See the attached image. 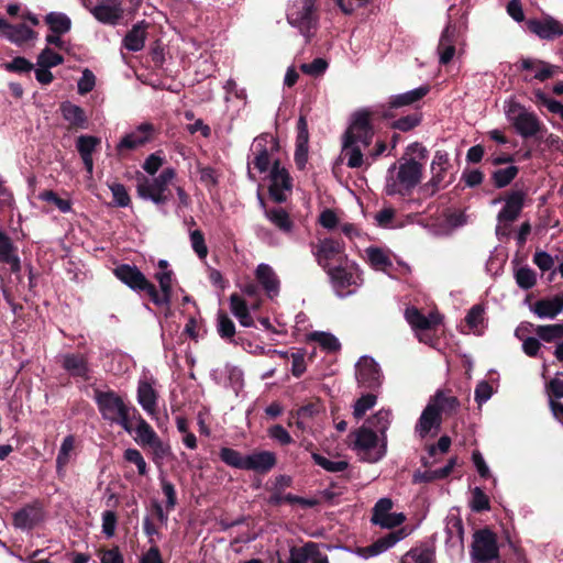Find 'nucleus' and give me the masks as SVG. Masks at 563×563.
<instances>
[{
  "instance_id": "f257e3e1",
  "label": "nucleus",
  "mask_w": 563,
  "mask_h": 563,
  "mask_svg": "<svg viewBox=\"0 0 563 563\" xmlns=\"http://www.w3.org/2000/svg\"><path fill=\"white\" fill-rule=\"evenodd\" d=\"M113 274L134 292L145 294L156 307L170 309L175 276L173 271L155 273L154 277L159 285V289L135 265L120 264L115 266Z\"/></svg>"
},
{
  "instance_id": "f03ea898",
  "label": "nucleus",
  "mask_w": 563,
  "mask_h": 563,
  "mask_svg": "<svg viewBox=\"0 0 563 563\" xmlns=\"http://www.w3.org/2000/svg\"><path fill=\"white\" fill-rule=\"evenodd\" d=\"M429 85H422L412 90L393 95L388 100L379 104L376 109V113L384 120L395 119L401 113L406 112L407 108H415L416 111L419 109L421 100L430 92Z\"/></svg>"
},
{
  "instance_id": "7ed1b4c3",
  "label": "nucleus",
  "mask_w": 563,
  "mask_h": 563,
  "mask_svg": "<svg viewBox=\"0 0 563 563\" xmlns=\"http://www.w3.org/2000/svg\"><path fill=\"white\" fill-rule=\"evenodd\" d=\"M93 399L98 406L101 417L111 423L120 427L126 426L128 402L114 390L102 391L96 388Z\"/></svg>"
},
{
  "instance_id": "20e7f679",
  "label": "nucleus",
  "mask_w": 563,
  "mask_h": 563,
  "mask_svg": "<svg viewBox=\"0 0 563 563\" xmlns=\"http://www.w3.org/2000/svg\"><path fill=\"white\" fill-rule=\"evenodd\" d=\"M376 110L371 111L362 109L352 114L351 123L342 135V139L351 140L354 143L362 144L364 148L368 147L374 139L375 130L373 125Z\"/></svg>"
},
{
  "instance_id": "39448f33",
  "label": "nucleus",
  "mask_w": 563,
  "mask_h": 563,
  "mask_svg": "<svg viewBox=\"0 0 563 563\" xmlns=\"http://www.w3.org/2000/svg\"><path fill=\"white\" fill-rule=\"evenodd\" d=\"M471 556L473 561L478 563H489L493 560L499 559L497 536L488 527L474 532Z\"/></svg>"
},
{
  "instance_id": "423d86ee",
  "label": "nucleus",
  "mask_w": 563,
  "mask_h": 563,
  "mask_svg": "<svg viewBox=\"0 0 563 563\" xmlns=\"http://www.w3.org/2000/svg\"><path fill=\"white\" fill-rule=\"evenodd\" d=\"M310 247L316 262L324 272L332 268V266H330L331 261L343 264V261L346 260V255L344 254L345 244L339 239L324 238L319 240L318 243L311 242Z\"/></svg>"
},
{
  "instance_id": "0eeeda50",
  "label": "nucleus",
  "mask_w": 563,
  "mask_h": 563,
  "mask_svg": "<svg viewBox=\"0 0 563 563\" xmlns=\"http://www.w3.org/2000/svg\"><path fill=\"white\" fill-rule=\"evenodd\" d=\"M423 166L415 158H409L400 163L397 173V180L399 186L394 184L387 189L388 195H407L421 181Z\"/></svg>"
},
{
  "instance_id": "6e6552de",
  "label": "nucleus",
  "mask_w": 563,
  "mask_h": 563,
  "mask_svg": "<svg viewBox=\"0 0 563 563\" xmlns=\"http://www.w3.org/2000/svg\"><path fill=\"white\" fill-rule=\"evenodd\" d=\"M268 179L271 181L268 186L269 199L275 203H284L288 197L287 192L290 194L292 190V178L287 168L282 166L279 158L274 159Z\"/></svg>"
},
{
  "instance_id": "1a4fd4ad",
  "label": "nucleus",
  "mask_w": 563,
  "mask_h": 563,
  "mask_svg": "<svg viewBox=\"0 0 563 563\" xmlns=\"http://www.w3.org/2000/svg\"><path fill=\"white\" fill-rule=\"evenodd\" d=\"M254 158L252 164L261 174L266 173L269 166H273L274 159L272 155L280 148L279 141L267 133H263L255 137L253 143Z\"/></svg>"
},
{
  "instance_id": "9d476101",
  "label": "nucleus",
  "mask_w": 563,
  "mask_h": 563,
  "mask_svg": "<svg viewBox=\"0 0 563 563\" xmlns=\"http://www.w3.org/2000/svg\"><path fill=\"white\" fill-rule=\"evenodd\" d=\"M462 40L461 27L450 21L442 31L437 48L441 65H448L453 59L456 52L455 46L460 44Z\"/></svg>"
},
{
  "instance_id": "9b49d317",
  "label": "nucleus",
  "mask_w": 563,
  "mask_h": 563,
  "mask_svg": "<svg viewBox=\"0 0 563 563\" xmlns=\"http://www.w3.org/2000/svg\"><path fill=\"white\" fill-rule=\"evenodd\" d=\"M356 379L358 386L372 391L382 385V372L379 365L369 356H362L356 364Z\"/></svg>"
},
{
  "instance_id": "f8f14e48",
  "label": "nucleus",
  "mask_w": 563,
  "mask_h": 563,
  "mask_svg": "<svg viewBox=\"0 0 563 563\" xmlns=\"http://www.w3.org/2000/svg\"><path fill=\"white\" fill-rule=\"evenodd\" d=\"M527 27L541 40L553 41L554 38L563 35V25L550 15H547L541 20H528Z\"/></svg>"
},
{
  "instance_id": "ddd939ff",
  "label": "nucleus",
  "mask_w": 563,
  "mask_h": 563,
  "mask_svg": "<svg viewBox=\"0 0 563 563\" xmlns=\"http://www.w3.org/2000/svg\"><path fill=\"white\" fill-rule=\"evenodd\" d=\"M154 132V125L145 122L140 124L136 130L125 134L119 144L117 145L118 154H122L123 151L136 150L140 146L146 144Z\"/></svg>"
},
{
  "instance_id": "4468645a",
  "label": "nucleus",
  "mask_w": 563,
  "mask_h": 563,
  "mask_svg": "<svg viewBox=\"0 0 563 563\" xmlns=\"http://www.w3.org/2000/svg\"><path fill=\"white\" fill-rule=\"evenodd\" d=\"M257 198L266 219L280 232L285 234L291 233L295 224L289 213L282 207L269 208L260 192L257 194Z\"/></svg>"
},
{
  "instance_id": "2eb2a0df",
  "label": "nucleus",
  "mask_w": 563,
  "mask_h": 563,
  "mask_svg": "<svg viewBox=\"0 0 563 563\" xmlns=\"http://www.w3.org/2000/svg\"><path fill=\"white\" fill-rule=\"evenodd\" d=\"M136 399L143 410L155 419L157 426H159V418L157 417L158 393L147 379L139 382Z\"/></svg>"
},
{
  "instance_id": "dca6fc26",
  "label": "nucleus",
  "mask_w": 563,
  "mask_h": 563,
  "mask_svg": "<svg viewBox=\"0 0 563 563\" xmlns=\"http://www.w3.org/2000/svg\"><path fill=\"white\" fill-rule=\"evenodd\" d=\"M91 13L99 22L115 25L123 18L124 10L121 0H102L91 9Z\"/></svg>"
},
{
  "instance_id": "f3484780",
  "label": "nucleus",
  "mask_w": 563,
  "mask_h": 563,
  "mask_svg": "<svg viewBox=\"0 0 563 563\" xmlns=\"http://www.w3.org/2000/svg\"><path fill=\"white\" fill-rule=\"evenodd\" d=\"M277 464L276 453L272 451H254L245 455V470L265 475Z\"/></svg>"
},
{
  "instance_id": "a211bd4d",
  "label": "nucleus",
  "mask_w": 563,
  "mask_h": 563,
  "mask_svg": "<svg viewBox=\"0 0 563 563\" xmlns=\"http://www.w3.org/2000/svg\"><path fill=\"white\" fill-rule=\"evenodd\" d=\"M43 517V510L37 504H27L13 514V526L21 530H32Z\"/></svg>"
},
{
  "instance_id": "6ab92c4d",
  "label": "nucleus",
  "mask_w": 563,
  "mask_h": 563,
  "mask_svg": "<svg viewBox=\"0 0 563 563\" xmlns=\"http://www.w3.org/2000/svg\"><path fill=\"white\" fill-rule=\"evenodd\" d=\"M526 194L522 190H512L505 199V206L497 214L499 222H514L525 206Z\"/></svg>"
},
{
  "instance_id": "aec40b11",
  "label": "nucleus",
  "mask_w": 563,
  "mask_h": 563,
  "mask_svg": "<svg viewBox=\"0 0 563 563\" xmlns=\"http://www.w3.org/2000/svg\"><path fill=\"white\" fill-rule=\"evenodd\" d=\"M0 33H2L10 42L21 46L29 41L34 40L37 33L27 25L11 24L7 20H0Z\"/></svg>"
},
{
  "instance_id": "412c9836",
  "label": "nucleus",
  "mask_w": 563,
  "mask_h": 563,
  "mask_svg": "<svg viewBox=\"0 0 563 563\" xmlns=\"http://www.w3.org/2000/svg\"><path fill=\"white\" fill-rule=\"evenodd\" d=\"M62 367L71 376L85 380L89 378L88 357L81 353H67L63 355Z\"/></svg>"
},
{
  "instance_id": "4be33fe9",
  "label": "nucleus",
  "mask_w": 563,
  "mask_h": 563,
  "mask_svg": "<svg viewBox=\"0 0 563 563\" xmlns=\"http://www.w3.org/2000/svg\"><path fill=\"white\" fill-rule=\"evenodd\" d=\"M60 112L64 118L69 123L68 130H84L88 126V117L85 110L71 103L70 101H65L60 103Z\"/></svg>"
},
{
  "instance_id": "5701e85b",
  "label": "nucleus",
  "mask_w": 563,
  "mask_h": 563,
  "mask_svg": "<svg viewBox=\"0 0 563 563\" xmlns=\"http://www.w3.org/2000/svg\"><path fill=\"white\" fill-rule=\"evenodd\" d=\"M512 125L515 126L518 134L523 139H529L541 130V123L537 115L532 112L522 110L519 114L512 118Z\"/></svg>"
},
{
  "instance_id": "b1692460",
  "label": "nucleus",
  "mask_w": 563,
  "mask_h": 563,
  "mask_svg": "<svg viewBox=\"0 0 563 563\" xmlns=\"http://www.w3.org/2000/svg\"><path fill=\"white\" fill-rule=\"evenodd\" d=\"M405 317L413 330H431L442 321L438 313H431L427 317L416 307L407 308Z\"/></svg>"
},
{
  "instance_id": "393cba45",
  "label": "nucleus",
  "mask_w": 563,
  "mask_h": 563,
  "mask_svg": "<svg viewBox=\"0 0 563 563\" xmlns=\"http://www.w3.org/2000/svg\"><path fill=\"white\" fill-rule=\"evenodd\" d=\"M441 423L442 417L439 412V408L430 402L423 409L416 426V431L420 434L421 438H424L432 428L439 429Z\"/></svg>"
},
{
  "instance_id": "a878e982",
  "label": "nucleus",
  "mask_w": 563,
  "mask_h": 563,
  "mask_svg": "<svg viewBox=\"0 0 563 563\" xmlns=\"http://www.w3.org/2000/svg\"><path fill=\"white\" fill-rule=\"evenodd\" d=\"M515 67L518 71L533 73L534 79L539 81H545L551 78V73L548 71V62L532 58V57H521L516 64Z\"/></svg>"
},
{
  "instance_id": "bb28decb",
  "label": "nucleus",
  "mask_w": 563,
  "mask_h": 563,
  "mask_svg": "<svg viewBox=\"0 0 563 563\" xmlns=\"http://www.w3.org/2000/svg\"><path fill=\"white\" fill-rule=\"evenodd\" d=\"M325 273L329 275L331 284L339 295H342L345 289L355 284L353 273L347 271L343 264H338L325 271Z\"/></svg>"
},
{
  "instance_id": "cd10ccee",
  "label": "nucleus",
  "mask_w": 563,
  "mask_h": 563,
  "mask_svg": "<svg viewBox=\"0 0 563 563\" xmlns=\"http://www.w3.org/2000/svg\"><path fill=\"white\" fill-rule=\"evenodd\" d=\"M362 144L354 143L353 141L342 139L341 155L346 158V165L350 168H361L365 165L366 159L362 152Z\"/></svg>"
},
{
  "instance_id": "c85d7f7f",
  "label": "nucleus",
  "mask_w": 563,
  "mask_h": 563,
  "mask_svg": "<svg viewBox=\"0 0 563 563\" xmlns=\"http://www.w3.org/2000/svg\"><path fill=\"white\" fill-rule=\"evenodd\" d=\"M156 190L152 180L141 174L136 186L137 196L141 199L151 200L156 206H164L168 202V196H163Z\"/></svg>"
},
{
  "instance_id": "c756f323",
  "label": "nucleus",
  "mask_w": 563,
  "mask_h": 563,
  "mask_svg": "<svg viewBox=\"0 0 563 563\" xmlns=\"http://www.w3.org/2000/svg\"><path fill=\"white\" fill-rule=\"evenodd\" d=\"M563 310V299L556 295L550 299H540L533 305L532 311L540 318H555Z\"/></svg>"
},
{
  "instance_id": "7c9ffc66",
  "label": "nucleus",
  "mask_w": 563,
  "mask_h": 563,
  "mask_svg": "<svg viewBox=\"0 0 563 563\" xmlns=\"http://www.w3.org/2000/svg\"><path fill=\"white\" fill-rule=\"evenodd\" d=\"M400 563H435V550L428 544L411 548L402 555Z\"/></svg>"
},
{
  "instance_id": "2f4dec72",
  "label": "nucleus",
  "mask_w": 563,
  "mask_h": 563,
  "mask_svg": "<svg viewBox=\"0 0 563 563\" xmlns=\"http://www.w3.org/2000/svg\"><path fill=\"white\" fill-rule=\"evenodd\" d=\"M147 23L142 21L135 25L126 33L123 38V45L128 51L139 52L144 47Z\"/></svg>"
},
{
  "instance_id": "473e14b6",
  "label": "nucleus",
  "mask_w": 563,
  "mask_h": 563,
  "mask_svg": "<svg viewBox=\"0 0 563 563\" xmlns=\"http://www.w3.org/2000/svg\"><path fill=\"white\" fill-rule=\"evenodd\" d=\"M255 275L258 283L268 295L278 292L279 280L269 265L260 264L256 268Z\"/></svg>"
},
{
  "instance_id": "72a5a7b5",
  "label": "nucleus",
  "mask_w": 563,
  "mask_h": 563,
  "mask_svg": "<svg viewBox=\"0 0 563 563\" xmlns=\"http://www.w3.org/2000/svg\"><path fill=\"white\" fill-rule=\"evenodd\" d=\"M422 118L423 115L420 111H413L408 114L401 113L397 118L391 119L393 121L389 126L400 132H410L421 124Z\"/></svg>"
},
{
  "instance_id": "f704fd0d",
  "label": "nucleus",
  "mask_w": 563,
  "mask_h": 563,
  "mask_svg": "<svg viewBox=\"0 0 563 563\" xmlns=\"http://www.w3.org/2000/svg\"><path fill=\"white\" fill-rule=\"evenodd\" d=\"M143 449L147 451L151 460L158 467L162 466L166 457L172 454L170 445L167 442H164L159 437Z\"/></svg>"
},
{
  "instance_id": "c9c22d12",
  "label": "nucleus",
  "mask_w": 563,
  "mask_h": 563,
  "mask_svg": "<svg viewBox=\"0 0 563 563\" xmlns=\"http://www.w3.org/2000/svg\"><path fill=\"white\" fill-rule=\"evenodd\" d=\"M44 21L55 34H65L71 29V20L63 12H49L45 15Z\"/></svg>"
},
{
  "instance_id": "e433bc0d",
  "label": "nucleus",
  "mask_w": 563,
  "mask_h": 563,
  "mask_svg": "<svg viewBox=\"0 0 563 563\" xmlns=\"http://www.w3.org/2000/svg\"><path fill=\"white\" fill-rule=\"evenodd\" d=\"M378 442L377 432L371 429L369 427L362 426L355 432V448L369 451L376 448Z\"/></svg>"
},
{
  "instance_id": "4c0bfd02",
  "label": "nucleus",
  "mask_w": 563,
  "mask_h": 563,
  "mask_svg": "<svg viewBox=\"0 0 563 563\" xmlns=\"http://www.w3.org/2000/svg\"><path fill=\"white\" fill-rule=\"evenodd\" d=\"M431 404L439 408L440 415L444 412L446 416L456 413L460 407V400L455 396H446L442 390L437 391Z\"/></svg>"
},
{
  "instance_id": "58836bf2",
  "label": "nucleus",
  "mask_w": 563,
  "mask_h": 563,
  "mask_svg": "<svg viewBox=\"0 0 563 563\" xmlns=\"http://www.w3.org/2000/svg\"><path fill=\"white\" fill-rule=\"evenodd\" d=\"M75 448V437L69 434L64 438L57 457H56V471L57 474L60 475L62 472L65 471V467L68 465L70 461V453Z\"/></svg>"
},
{
  "instance_id": "ea45409f",
  "label": "nucleus",
  "mask_w": 563,
  "mask_h": 563,
  "mask_svg": "<svg viewBox=\"0 0 563 563\" xmlns=\"http://www.w3.org/2000/svg\"><path fill=\"white\" fill-rule=\"evenodd\" d=\"M217 331L221 339L233 342L236 333L233 320L223 310H219L217 314Z\"/></svg>"
},
{
  "instance_id": "a19ab883",
  "label": "nucleus",
  "mask_w": 563,
  "mask_h": 563,
  "mask_svg": "<svg viewBox=\"0 0 563 563\" xmlns=\"http://www.w3.org/2000/svg\"><path fill=\"white\" fill-rule=\"evenodd\" d=\"M366 254L372 267L376 271L386 272L393 266L390 258L379 247L371 246L366 250Z\"/></svg>"
},
{
  "instance_id": "79ce46f5",
  "label": "nucleus",
  "mask_w": 563,
  "mask_h": 563,
  "mask_svg": "<svg viewBox=\"0 0 563 563\" xmlns=\"http://www.w3.org/2000/svg\"><path fill=\"white\" fill-rule=\"evenodd\" d=\"M219 457L228 466L238 470H245V455L235 449L227 446L221 448L219 451Z\"/></svg>"
},
{
  "instance_id": "37998d69",
  "label": "nucleus",
  "mask_w": 563,
  "mask_h": 563,
  "mask_svg": "<svg viewBox=\"0 0 563 563\" xmlns=\"http://www.w3.org/2000/svg\"><path fill=\"white\" fill-rule=\"evenodd\" d=\"M390 417L391 411L388 409H380L375 415L371 416L366 423L371 429H375L376 432H379L383 437H385L386 431L390 426Z\"/></svg>"
},
{
  "instance_id": "c03bdc74",
  "label": "nucleus",
  "mask_w": 563,
  "mask_h": 563,
  "mask_svg": "<svg viewBox=\"0 0 563 563\" xmlns=\"http://www.w3.org/2000/svg\"><path fill=\"white\" fill-rule=\"evenodd\" d=\"M519 168L515 165H511L506 168L496 169L492 179L496 188L507 187L518 175Z\"/></svg>"
},
{
  "instance_id": "a18cd8bd",
  "label": "nucleus",
  "mask_w": 563,
  "mask_h": 563,
  "mask_svg": "<svg viewBox=\"0 0 563 563\" xmlns=\"http://www.w3.org/2000/svg\"><path fill=\"white\" fill-rule=\"evenodd\" d=\"M537 336L544 342H554L563 339V324H547L538 325L536 328Z\"/></svg>"
},
{
  "instance_id": "49530a36",
  "label": "nucleus",
  "mask_w": 563,
  "mask_h": 563,
  "mask_svg": "<svg viewBox=\"0 0 563 563\" xmlns=\"http://www.w3.org/2000/svg\"><path fill=\"white\" fill-rule=\"evenodd\" d=\"M515 279L521 289L529 290L537 284V274L532 268L526 265L515 272Z\"/></svg>"
},
{
  "instance_id": "de8ad7c7",
  "label": "nucleus",
  "mask_w": 563,
  "mask_h": 563,
  "mask_svg": "<svg viewBox=\"0 0 563 563\" xmlns=\"http://www.w3.org/2000/svg\"><path fill=\"white\" fill-rule=\"evenodd\" d=\"M101 140L93 135H80L76 141V148L80 157L92 156Z\"/></svg>"
},
{
  "instance_id": "09e8293b",
  "label": "nucleus",
  "mask_w": 563,
  "mask_h": 563,
  "mask_svg": "<svg viewBox=\"0 0 563 563\" xmlns=\"http://www.w3.org/2000/svg\"><path fill=\"white\" fill-rule=\"evenodd\" d=\"M133 431L136 433L134 440L142 448H146L147 444H151V442L158 437V434L147 421H141V424L135 426Z\"/></svg>"
},
{
  "instance_id": "8fccbe9b",
  "label": "nucleus",
  "mask_w": 563,
  "mask_h": 563,
  "mask_svg": "<svg viewBox=\"0 0 563 563\" xmlns=\"http://www.w3.org/2000/svg\"><path fill=\"white\" fill-rule=\"evenodd\" d=\"M176 172L174 168H165L157 177L152 178L153 186L156 187V191L161 192L163 196H168L170 198V190L168 189V185L175 178Z\"/></svg>"
},
{
  "instance_id": "3c124183",
  "label": "nucleus",
  "mask_w": 563,
  "mask_h": 563,
  "mask_svg": "<svg viewBox=\"0 0 563 563\" xmlns=\"http://www.w3.org/2000/svg\"><path fill=\"white\" fill-rule=\"evenodd\" d=\"M310 340L318 342L327 352H336L341 349L339 340L328 332H312Z\"/></svg>"
},
{
  "instance_id": "603ef678",
  "label": "nucleus",
  "mask_w": 563,
  "mask_h": 563,
  "mask_svg": "<svg viewBox=\"0 0 563 563\" xmlns=\"http://www.w3.org/2000/svg\"><path fill=\"white\" fill-rule=\"evenodd\" d=\"M377 401V396L371 390L362 395L354 404L353 416L355 419H361L365 416L366 411L372 409Z\"/></svg>"
},
{
  "instance_id": "864d4df0",
  "label": "nucleus",
  "mask_w": 563,
  "mask_h": 563,
  "mask_svg": "<svg viewBox=\"0 0 563 563\" xmlns=\"http://www.w3.org/2000/svg\"><path fill=\"white\" fill-rule=\"evenodd\" d=\"M408 536V531L405 527L391 531L385 537H382L375 541L376 545L378 547L380 553L391 548L394 544H396L398 541L402 540Z\"/></svg>"
},
{
  "instance_id": "5fc2aeb1",
  "label": "nucleus",
  "mask_w": 563,
  "mask_h": 563,
  "mask_svg": "<svg viewBox=\"0 0 563 563\" xmlns=\"http://www.w3.org/2000/svg\"><path fill=\"white\" fill-rule=\"evenodd\" d=\"M408 536V531L405 527L391 531L385 537H382L375 541L376 545L378 547L380 553L391 548L394 544H396L398 541L402 540Z\"/></svg>"
},
{
  "instance_id": "6e6d98bb",
  "label": "nucleus",
  "mask_w": 563,
  "mask_h": 563,
  "mask_svg": "<svg viewBox=\"0 0 563 563\" xmlns=\"http://www.w3.org/2000/svg\"><path fill=\"white\" fill-rule=\"evenodd\" d=\"M470 507L475 512H483L490 509L489 497L484 493L481 487H475L472 489V499L470 501Z\"/></svg>"
},
{
  "instance_id": "4d7b16f0",
  "label": "nucleus",
  "mask_w": 563,
  "mask_h": 563,
  "mask_svg": "<svg viewBox=\"0 0 563 563\" xmlns=\"http://www.w3.org/2000/svg\"><path fill=\"white\" fill-rule=\"evenodd\" d=\"M123 457L126 462L132 463L136 466L137 473L141 476H145L148 473V466L144 460L142 453L137 449L129 448L124 451Z\"/></svg>"
},
{
  "instance_id": "13d9d810",
  "label": "nucleus",
  "mask_w": 563,
  "mask_h": 563,
  "mask_svg": "<svg viewBox=\"0 0 563 563\" xmlns=\"http://www.w3.org/2000/svg\"><path fill=\"white\" fill-rule=\"evenodd\" d=\"M64 63V57L49 47H45L37 56V65L42 68H52Z\"/></svg>"
},
{
  "instance_id": "bf43d9fd",
  "label": "nucleus",
  "mask_w": 563,
  "mask_h": 563,
  "mask_svg": "<svg viewBox=\"0 0 563 563\" xmlns=\"http://www.w3.org/2000/svg\"><path fill=\"white\" fill-rule=\"evenodd\" d=\"M312 460L317 465L331 473L343 472L349 467L346 461H331L318 453H312Z\"/></svg>"
},
{
  "instance_id": "052dcab7",
  "label": "nucleus",
  "mask_w": 563,
  "mask_h": 563,
  "mask_svg": "<svg viewBox=\"0 0 563 563\" xmlns=\"http://www.w3.org/2000/svg\"><path fill=\"white\" fill-rule=\"evenodd\" d=\"M538 103L544 106L551 113L559 114L563 120V104L552 98H549L541 89L533 91Z\"/></svg>"
},
{
  "instance_id": "680f3d73",
  "label": "nucleus",
  "mask_w": 563,
  "mask_h": 563,
  "mask_svg": "<svg viewBox=\"0 0 563 563\" xmlns=\"http://www.w3.org/2000/svg\"><path fill=\"white\" fill-rule=\"evenodd\" d=\"M159 484L163 494L166 497V510H174L177 505V493L175 485L169 482L164 475L159 476Z\"/></svg>"
},
{
  "instance_id": "e2e57ef3",
  "label": "nucleus",
  "mask_w": 563,
  "mask_h": 563,
  "mask_svg": "<svg viewBox=\"0 0 563 563\" xmlns=\"http://www.w3.org/2000/svg\"><path fill=\"white\" fill-rule=\"evenodd\" d=\"M465 323L471 331L474 333L478 332V327L484 321V308L482 305H474L467 312L465 317Z\"/></svg>"
},
{
  "instance_id": "0e129e2a",
  "label": "nucleus",
  "mask_w": 563,
  "mask_h": 563,
  "mask_svg": "<svg viewBox=\"0 0 563 563\" xmlns=\"http://www.w3.org/2000/svg\"><path fill=\"white\" fill-rule=\"evenodd\" d=\"M324 410V407L320 399L314 401H310L301 407H299L296 411H291V415H296L297 418H313L318 416L320 412Z\"/></svg>"
},
{
  "instance_id": "69168bd1",
  "label": "nucleus",
  "mask_w": 563,
  "mask_h": 563,
  "mask_svg": "<svg viewBox=\"0 0 563 563\" xmlns=\"http://www.w3.org/2000/svg\"><path fill=\"white\" fill-rule=\"evenodd\" d=\"M314 542H307L300 548L290 549L289 563H306L310 555H313Z\"/></svg>"
},
{
  "instance_id": "338daca9",
  "label": "nucleus",
  "mask_w": 563,
  "mask_h": 563,
  "mask_svg": "<svg viewBox=\"0 0 563 563\" xmlns=\"http://www.w3.org/2000/svg\"><path fill=\"white\" fill-rule=\"evenodd\" d=\"M109 189L112 192L113 201L118 207H129L131 203L130 195L124 185L120 183H112L109 185Z\"/></svg>"
},
{
  "instance_id": "774afa93",
  "label": "nucleus",
  "mask_w": 563,
  "mask_h": 563,
  "mask_svg": "<svg viewBox=\"0 0 563 563\" xmlns=\"http://www.w3.org/2000/svg\"><path fill=\"white\" fill-rule=\"evenodd\" d=\"M2 67L9 73L22 74L30 73L34 65L25 57L16 56L11 62L4 63Z\"/></svg>"
}]
</instances>
